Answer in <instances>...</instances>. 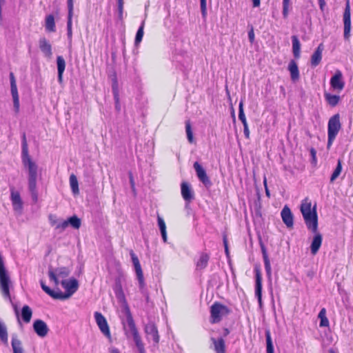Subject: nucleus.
<instances>
[{
    "label": "nucleus",
    "mask_w": 353,
    "mask_h": 353,
    "mask_svg": "<svg viewBox=\"0 0 353 353\" xmlns=\"http://www.w3.org/2000/svg\"><path fill=\"white\" fill-rule=\"evenodd\" d=\"M185 132L187 134L188 140L190 143H192L194 142V137H193V132L192 130V127L190 122L189 121H187L185 122Z\"/></svg>",
    "instance_id": "obj_39"
},
{
    "label": "nucleus",
    "mask_w": 353,
    "mask_h": 353,
    "mask_svg": "<svg viewBox=\"0 0 353 353\" xmlns=\"http://www.w3.org/2000/svg\"><path fill=\"white\" fill-rule=\"evenodd\" d=\"M62 287L65 289V292H57L59 299H66L70 298L79 288L78 281L74 278L70 279L62 280L61 281Z\"/></svg>",
    "instance_id": "obj_6"
},
{
    "label": "nucleus",
    "mask_w": 353,
    "mask_h": 353,
    "mask_svg": "<svg viewBox=\"0 0 353 353\" xmlns=\"http://www.w3.org/2000/svg\"><path fill=\"white\" fill-rule=\"evenodd\" d=\"M320 326L321 327H327L329 326V321L327 317L324 319H321L320 321Z\"/></svg>",
    "instance_id": "obj_50"
},
{
    "label": "nucleus",
    "mask_w": 353,
    "mask_h": 353,
    "mask_svg": "<svg viewBox=\"0 0 353 353\" xmlns=\"http://www.w3.org/2000/svg\"><path fill=\"white\" fill-rule=\"evenodd\" d=\"M292 52L295 58L299 59L301 53V43L296 36L292 37Z\"/></svg>",
    "instance_id": "obj_26"
},
{
    "label": "nucleus",
    "mask_w": 353,
    "mask_h": 353,
    "mask_svg": "<svg viewBox=\"0 0 353 353\" xmlns=\"http://www.w3.org/2000/svg\"><path fill=\"white\" fill-rule=\"evenodd\" d=\"M46 28L49 32L55 31L54 18L51 14L47 16L46 19Z\"/></svg>",
    "instance_id": "obj_35"
},
{
    "label": "nucleus",
    "mask_w": 353,
    "mask_h": 353,
    "mask_svg": "<svg viewBox=\"0 0 353 353\" xmlns=\"http://www.w3.org/2000/svg\"><path fill=\"white\" fill-rule=\"evenodd\" d=\"M143 28H144V21L142 22L141 26L139 27L135 37V45L138 46L140 42L142 41L143 37Z\"/></svg>",
    "instance_id": "obj_40"
},
{
    "label": "nucleus",
    "mask_w": 353,
    "mask_h": 353,
    "mask_svg": "<svg viewBox=\"0 0 353 353\" xmlns=\"http://www.w3.org/2000/svg\"><path fill=\"white\" fill-rule=\"evenodd\" d=\"M130 254L132 258L133 265L134 266L137 277L139 281V288L140 289H143L145 286V281L143 271L139 259L132 250L130 251Z\"/></svg>",
    "instance_id": "obj_9"
},
{
    "label": "nucleus",
    "mask_w": 353,
    "mask_h": 353,
    "mask_svg": "<svg viewBox=\"0 0 353 353\" xmlns=\"http://www.w3.org/2000/svg\"><path fill=\"white\" fill-rule=\"evenodd\" d=\"M263 259L269 258L266 248L262 242L260 243Z\"/></svg>",
    "instance_id": "obj_49"
},
{
    "label": "nucleus",
    "mask_w": 353,
    "mask_h": 353,
    "mask_svg": "<svg viewBox=\"0 0 353 353\" xmlns=\"http://www.w3.org/2000/svg\"><path fill=\"white\" fill-rule=\"evenodd\" d=\"M324 50L323 43H320L311 56V65L312 67L317 66L321 61L322 53Z\"/></svg>",
    "instance_id": "obj_18"
},
{
    "label": "nucleus",
    "mask_w": 353,
    "mask_h": 353,
    "mask_svg": "<svg viewBox=\"0 0 353 353\" xmlns=\"http://www.w3.org/2000/svg\"><path fill=\"white\" fill-rule=\"evenodd\" d=\"M68 13L73 14V0H68Z\"/></svg>",
    "instance_id": "obj_52"
},
{
    "label": "nucleus",
    "mask_w": 353,
    "mask_h": 353,
    "mask_svg": "<svg viewBox=\"0 0 353 353\" xmlns=\"http://www.w3.org/2000/svg\"><path fill=\"white\" fill-rule=\"evenodd\" d=\"M12 347L13 350V353H24L23 349L22 347L21 341L17 338V334H13L12 336Z\"/></svg>",
    "instance_id": "obj_24"
},
{
    "label": "nucleus",
    "mask_w": 353,
    "mask_h": 353,
    "mask_svg": "<svg viewBox=\"0 0 353 353\" xmlns=\"http://www.w3.org/2000/svg\"><path fill=\"white\" fill-rule=\"evenodd\" d=\"M70 270L66 267H59L57 268H49L48 276L50 280L53 281L55 286L59 284V279L65 280V279L69 276Z\"/></svg>",
    "instance_id": "obj_7"
},
{
    "label": "nucleus",
    "mask_w": 353,
    "mask_h": 353,
    "mask_svg": "<svg viewBox=\"0 0 353 353\" xmlns=\"http://www.w3.org/2000/svg\"><path fill=\"white\" fill-rule=\"evenodd\" d=\"M263 183H264V185H265V193H266L267 196H270V192H269V190H268V187H267V181H266V179L265 178L264 179Z\"/></svg>",
    "instance_id": "obj_60"
},
{
    "label": "nucleus",
    "mask_w": 353,
    "mask_h": 353,
    "mask_svg": "<svg viewBox=\"0 0 353 353\" xmlns=\"http://www.w3.org/2000/svg\"><path fill=\"white\" fill-rule=\"evenodd\" d=\"M230 310L225 305L218 302L214 303L210 307V322L217 323L220 322L223 316H227Z\"/></svg>",
    "instance_id": "obj_5"
},
{
    "label": "nucleus",
    "mask_w": 353,
    "mask_h": 353,
    "mask_svg": "<svg viewBox=\"0 0 353 353\" xmlns=\"http://www.w3.org/2000/svg\"><path fill=\"white\" fill-rule=\"evenodd\" d=\"M255 295L258 299V301L260 305H262V276L260 269L259 268H255Z\"/></svg>",
    "instance_id": "obj_13"
},
{
    "label": "nucleus",
    "mask_w": 353,
    "mask_h": 353,
    "mask_svg": "<svg viewBox=\"0 0 353 353\" xmlns=\"http://www.w3.org/2000/svg\"><path fill=\"white\" fill-rule=\"evenodd\" d=\"M11 94L13 100L14 110L16 113L19 111V98L17 90H11Z\"/></svg>",
    "instance_id": "obj_33"
},
{
    "label": "nucleus",
    "mask_w": 353,
    "mask_h": 353,
    "mask_svg": "<svg viewBox=\"0 0 353 353\" xmlns=\"http://www.w3.org/2000/svg\"><path fill=\"white\" fill-rule=\"evenodd\" d=\"M10 84L11 88H17V84L14 79V77L12 73H10Z\"/></svg>",
    "instance_id": "obj_53"
},
{
    "label": "nucleus",
    "mask_w": 353,
    "mask_h": 353,
    "mask_svg": "<svg viewBox=\"0 0 353 353\" xmlns=\"http://www.w3.org/2000/svg\"><path fill=\"white\" fill-rule=\"evenodd\" d=\"M325 313H326V311H325V308H323L321 309V310L320 311V312L319 313V318L320 319H321L322 318L324 319L326 317V315H325Z\"/></svg>",
    "instance_id": "obj_55"
},
{
    "label": "nucleus",
    "mask_w": 353,
    "mask_h": 353,
    "mask_svg": "<svg viewBox=\"0 0 353 353\" xmlns=\"http://www.w3.org/2000/svg\"><path fill=\"white\" fill-rule=\"evenodd\" d=\"M210 256L206 253H201L199 260L196 262V269L203 270L208 265Z\"/></svg>",
    "instance_id": "obj_25"
},
{
    "label": "nucleus",
    "mask_w": 353,
    "mask_h": 353,
    "mask_svg": "<svg viewBox=\"0 0 353 353\" xmlns=\"http://www.w3.org/2000/svg\"><path fill=\"white\" fill-rule=\"evenodd\" d=\"M115 294L116 297L118 299L119 302L122 304L125 314H126V322L128 321V318L130 316H132L130 310V308L128 305L127 301L125 297L124 292L122 290L121 285L120 284L117 285L115 289Z\"/></svg>",
    "instance_id": "obj_11"
},
{
    "label": "nucleus",
    "mask_w": 353,
    "mask_h": 353,
    "mask_svg": "<svg viewBox=\"0 0 353 353\" xmlns=\"http://www.w3.org/2000/svg\"><path fill=\"white\" fill-rule=\"evenodd\" d=\"M181 195L185 201L190 202L194 199V193L190 185L183 182L181 185Z\"/></svg>",
    "instance_id": "obj_19"
},
{
    "label": "nucleus",
    "mask_w": 353,
    "mask_h": 353,
    "mask_svg": "<svg viewBox=\"0 0 353 353\" xmlns=\"http://www.w3.org/2000/svg\"><path fill=\"white\" fill-rule=\"evenodd\" d=\"M130 183L133 192H135V183L132 173L129 174Z\"/></svg>",
    "instance_id": "obj_51"
},
{
    "label": "nucleus",
    "mask_w": 353,
    "mask_h": 353,
    "mask_svg": "<svg viewBox=\"0 0 353 353\" xmlns=\"http://www.w3.org/2000/svg\"><path fill=\"white\" fill-rule=\"evenodd\" d=\"M0 339L1 340V341L3 343L8 344V338L7 329H6V325L4 324L1 323V322H0Z\"/></svg>",
    "instance_id": "obj_37"
},
{
    "label": "nucleus",
    "mask_w": 353,
    "mask_h": 353,
    "mask_svg": "<svg viewBox=\"0 0 353 353\" xmlns=\"http://www.w3.org/2000/svg\"><path fill=\"white\" fill-rule=\"evenodd\" d=\"M143 288H145V287ZM141 290L142 293L145 296L146 301L148 302L149 301L148 294L145 293L144 289H141Z\"/></svg>",
    "instance_id": "obj_63"
},
{
    "label": "nucleus",
    "mask_w": 353,
    "mask_h": 353,
    "mask_svg": "<svg viewBox=\"0 0 353 353\" xmlns=\"http://www.w3.org/2000/svg\"><path fill=\"white\" fill-rule=\"evenodd\" d=\"M68 226L67 220L63 221L61 223H57L56 225L57 229L61 228L62 230H65Z\"/></svg>",
    "instance_id": "obj_48"
},
{
    "label": "nucleus",
    "mask_w": 353,
    "mask_h": 353,
    "mask_svg": "<svg viewBox=\"0 0 353 353\" xmlns=\"http://www.w3.org/2000/svg\"><path fill=\"white\" fill-rule=\"evenodd\" d=\"M341 129L339 114L330 117L327 123V148H330Z\"/></svg>",
    "instance_id": "obj_3"
},
{
    "label": "nucleus",
    "mask_w": 353,
    "mask_h": 353,
    "mask_svg": "<svg viewBox=\"0 0 353 353\" xmlns=\"http://www.w3.org/2000/svg\"><path fill=\"white\" fill-rule=\"evenodd\" d=\"M239 120L240 121L245 120L246 118H245V114H244V111H243V100H241V101L239 103Z\"/></svg>",
    "instance_id": "obj_45"
},
{
    "label": "nucleus",
    "mask_w": 353,
    "mask_h": 353,
    "mask_svg": "<svg viewBox=\"0 0 353 353\" xmlns=\"http://www.w3.org/2000/svg\"><path fill=\"white\" fill-rule=\"evenodd\" d=\"M211 341L214 345V350L216 353H225V344L223 338L215 339L212 337Z\"/></svg>",
    "instance_id": "obj_22"
},
{
    "label": "nucleus",
    "mask_w": 353,
    "mask_h": 353,
    "mask_svg": "<svg viewBox=\"0 0 353 353\" xmlns=\"http://www.w3.org/2000/svg\"><path fill=\"white\" fill-rule=\"evenodd\" d=\"M281 216L282 221L288 228L294 225V217L290 209L285 205L281 210Z\"/></svg>",
    "instance_id": "obj_16"
},
{
    "label": "nucleus",
    "mask_w": 353,
    "mask_h": 353,
    "mask_svg": "<svg viewBox=\"0 0 353 353\" xmlns=\"http://www.w3.org/2000/svg\"><path fill=\"white\" fill-rule=\"evenodd\" d=\"M342 172V161L338 159L337 165L330 177V183H334Z\"/></svg>",
    "instance_id": "obj_29"
},
{
    "label": "nucleus",
    "mask_w": 353,
    "mask_h": 353,
    "mask_svg": "<svg viewBox=\"0 0 353 353\" xmlns=\"http://www.w3.org/2000/svg\"><path fill=\"white\" fill-rule=\"evenodd\" d=\"M248 38L251 43H253L254 41V32L253 30V28L250 30V31L248 32Z\"/></svg>",
    "instance_id": "obj_54"
},
{
    "label": "nucleus",
    "mask_w": 353,
    "mask_h": 353,
    "mask_svg": "<svg viewBox=\"0 0 353 353\" xmlns=\"http://www.w3.org/2000/svg\"><path fill=\"white\" fill-rule=\"evenodd\" d=\"M288 70L290 71V77L292 81H295L299 80V70L297 63L294 60L290 61L289 63Z\"/></svg>",
    "instance_id": "obj_23"
},
{
    "label": "nucleus",
    "mask_w": 353,
    "mask_h": 353,
    "mask_svg": "<svg viewBox=\"0 0 353 353\" xmlns=\"http://www.w3.org/2000/svg\"><path fill=\"white\" fill-rule=\"evenodd\" d=\"M40 283H41V287L42 288V290L46 293L48 294L49 296H50L51 297L54 298V299H57V297H59L58 294H57V292H55L54 291H53L52 290H51L48 286H47L45 283L43 282V281H40Z\"/></svg>",
    "instance_id": "obj_38"
},
{
    "label": "nucleus",
    "mask_w": 353,
    "mask_h": 353,
    "mask_svg": "<svg viewBox=\"0 0 353 353\" xmlns=\"http://www.w3.org/2000/svg\"><path fill=\"white\" fill-rule=\"evenodd\" d=\"M290 0H283V16L286 19L288 16Z\"/></svg>",
    "instance_id": "obj_43"
},
{
    "label": "nucleus",
    "mask_w": 353,
    "mask_h": 353,
    "mask_svg": "<svg viewBox=\"0 0 353 353\" xmlns=\"http://www.w3.org/2000/svg\"><path fill=\"white\" fill-rule=\"evenodd\" d=\"M57 70L59 79H61L65 68V61L61 56H59L57 59Z\"/></svg>",
    "instance_id": "obj_31"
},
{
    "label": "nucleus",
    "mask_w": 353,
    "mask_h": 353,
    "mask_svg": "<svg viewBox=\"0 0 353 353\" xmlns=\"http://www.w3.org/2000/svg\"><path fill=\"white\" fill-rule=\"evenodd\" d=\"M158 225L164 242H167L166 225L164 220L160 216H157Z\"/></svg>",
    "instance_id": "obj_30"
},
{
    "label": "nucleus",
    "mask_w": 353,
    "mask_h": 353,
    "mask_svg": "<svg viewBox=\"0 0 353 353\" xmlns=\"http://www.w3.org/2000/svg\"><path fill=\"white\" fill-rule=\"evenodd\" d=\"M22 163L28 172V190L31 194L32 199L34 203L38 200V192L37 188V180L38 176V165L33 161L28 152V147L26 134L23 135L22 140Z\"/></svg>",
    "instance_id": "obj_2"
},
{
    "label": "nucleus",
    "mask_w": 353,
    "mask_h": 353,
    "mask_svg": "<svg viewBox=\"0 0 353 353\" xmlns=\"http://www.w3.org/2000/svg\"><path fill=\"white\" fill-rule=\"evenodd\" d=\"M265 337H266L267 353H274V346H273L270 330L265 331Z\"/></svg>",
    "instance_id": "obj_34"
},
{
    "label": "nucleus",
    "mask_w": 353,
    "mask_h": 353,
    "mask_svg": "<svg viewBox=\"0 0 353 353\" xmlns=\"http://www.w3.org/2000/svg\"><path fill=\"white\" fill-rule=\"evenodd\" d=\"M33 329L36 334L43 338L46 336L49 332V328L46 322L41 319H37L33 323Z\"/></svg>",
    "instance_id": "obj_12"
},
{
    "label": "nucleus",
    "mask_w": 353,
    "mask_h": 353,
    "mask_svg": "<svg viewBox=\"0 0 353 353\" xmlns=\"http://www.w3.org/2000/svg\"><path fill=\"white\" fill-rule=\"evenodd\" d=\"M70 185L72 189V192L74 194H79V183L76 176L72 174L70 176Z\"/></svg>",
    "instance_id": "obj_32"
},
{
    "label": "nucleus",
    "mask_w": 353,
    "mask_h": 353,
    "mask_svg": "<svg viewBox=\"0 0 353 353\" xmlns=\"http://www.w3.org/2000/svg\"><path fill=\"white\" fill-rule=\"evenodd\" d=\"M67 221L68 225H70L74 229H79L81 226V219L75 215L70 217Z\"/></svg>",
    "instance_id": "obj_36"
},
{
    "label": "nucleus",
    "mask_w": 353,
    "mask_h": 353,
    "mask_svg": "<svg viewBox=\"0 0 353 353\" xmlns=\"http://www.w3.org/2000/svg\"><path fill=\"white\" fill-rule=\"evenodd\" d=\"M110 353H120L119 350L115 347H111L109 349Z\"/></svg>",
    "instance_id": "obj_62"
},
{
    "label": "nucleus",
    "mask_w": 353,
    "mask_h": 353,
    "mask_svg": "<svg viewBox=\"0 0 353 353\" xmlns=\"http://www.w3.org/2000/svg\"><path fill=\"white\" fill-rule=\"evenodd\" d=\"M10 199L14 211L21 212L23 209V201L19 192L14 190V188L10 190Z\"/></svg>",
    "instance_id": "obj_14"
},
{
    "label": "nucleus",
    "mask_w": 353,
    "mask_h": 353,
    "mask_svg": "<svg viewBox=\"0 0 353 353\" xmlns=\"http://www.w3.org/2000/svg\"><path fill=\"white\" fill-rule=\"evenodd\" d=\"M330 84L332 88H343L344 82L343 81L342 72L337 70L330 79Z\"/></svg>",
    "instance_id": "obj_21"
},
{
    "label": "nucleus",
    "mask_w": 353,
    "mask_h": 353,
    "mask_svg": "<svg viewBox=\"0 0 353 353\" xmlns=\"http://www.w3.org/2000/svg\"><path fill=\"white\" fill-rule=\"evenodd\" d=\"M49 220L50 221L51 225H54L57 224V221L55 219V216H53L52 214H50L49 216Z\"/></svg>",
    "instance_id": "obj_58"
},
{
    "label": "nucleus",
    "mask_w": 353,
    "mask_h": 353,
    "mask_svg": "<svg viewBox=\"0 0 353 353\" xmlns=\"http://www.w3.org/2000/svg\"><path fill=\"white\" fill-rule=\"evenodd\" d=\"M343 23H344V38L348 40L350 37L351 31V12L350 0L346 1L345 11L343 13Z\"/></svg>",
    "instance_id": "obj_8"
},
{
    "label": "nucleus",
    "mask_w": 353,
    "mask_h": 353,
    "mask_svg": "<svg viewBox=\"0 0 353 353\" xmlns=\"http://www.w3.org/2000/svg\"><path fill=\"white\" fill-rule=\"evenodd\" d=\"M310 155H311V157L312 159V163L316 164V152L315 149L313 148H311L310 149Z\"/></svg>",
    "instance_id": "obj_47"
},
{
    "label": "nucleus",
    "mask_w": 353,
    "mask_h": 353,
    "mask_svg": "<svg viewBox=\"0 0 353 353\" xmlns=\"http://www.w3.org/2000/svg\"><path fill=\"white\" fill-rule=\"evenodd\" d=\"M145 332L148 336H150L155 343L159 341V336L156 325L153 323H148L145 326Z\"/></svg>",
    "instance_id": "obj_20"
},
{
    "label": "nucleus",
    "mask_w": 353,
    "mask_h": 353,
    "mask_svg": "<svg viewBox=\"0 0 353 353\" xmlns=\"http://www.w3.org/2000/svg\"><path fill=\"white\" fill-rule=\"evenodd\" d=\"M94 318L101 332L108 338H111L110 328L105 318L99 312L94 313Z\"/></svg>",
    "instance_id": "obj_10"
},
{
    "label": "nucleus",
    "mask_w": 353,
    "mask_h": 353,
    "mask_svg": "<svg viewBox=\"0 0 353 353\" xmlns=\"http://www.w3.org/2000/svg\"><path fill=\"white\" fill-rule=\"evenodd\" d=\"M73 14L68 13V23H67V31H68V37L69 39L71 40L72 36V18Z\"/></svg>",
    "instance_id": "obj_42"
},
{
    "label": "nucleus",
    "mask_w": 353,
    "mask_h": 353,
    "mask_svg": "<svg viewBox=\"0 0 353 353\" xmlns=\"http://www.w3.org/2000/svg\"><path fill=\"white\" fill-rule=\"evenodd\" d=\"M127 326H128V330H125V334L127 335V336H128L129 334H130L133 337L134 341L139 350V352L145 353L144 345L141 341V338L139 334L138 330L135 325L132 316H129L128 321L127 322Z\"/></svg>",
    "instance_id": "obj_4"
},
{
    "label": "nucleus",
    "mask_w": 353,
    "mask_h": 353,
    "mask_svg": "<svg viewBox=\"0 0 353 353\" xmlns=\"http://www.w3.org/2000/svg\"><path fill=\"white\" fill-rule=\"evenodd\" d=\"M223 243H224V247L228 246L227 237L225 235L223 236Z\"/></svg>",
    "instance_id": "obj_64"
},
{
    "label": "nucleus",
    "mask_w": 353,
    "mask_h": 353,
    "mask_svg": "<svg viewBox=\"0 0 353 353\" xmlns=\"http://www.w3.org/2000/svg\"><path fill=\"white\" fill-rule=\"evenodd\" d=\"M194 168L196 172V175L199 180L205 185L210 186L211 185V181L209 177L207 176L205 170L203 167L198 163L195 162L194 163Z\"/></svg>",
    "instance_id": "obj_15"
},
{
    "label": "nucleus",
    "mask_w": 353,
    "mask_h": 353,
    "mask_svg": "<svg viewBox=\"0 0 353 353\" xmlns=\"http://www.w3.org/2000/svg\"><path fill=\"white\" fill-rule=\"evenodd\" d=\"M114 98L115 101V110L117 112H119L121 111V105L119 103V94L118 92V90H114Z\"/></svg>",
    "instance_id": "obj_44"
},
{
    "label": "nucleus",
    "mask_w": 353,
    "mask_h": 353,
    "mask_svg": "<svg viewBox=\"0 0 353 353\" xmlns=\"http://www.w3.org/2000/svg\"><path fill=\"white\" fill-rule=\"evenodd\" d=\"M118 10L119 13V18L122 19L123 17V4L118 5Z\"/></svg>",
    "instance_id": "obj_57"
},
{
    "label": "nucleus",
    "mask_w": 353,
    "mask_h": 353,
    "mask_svg": "<svg viewBox=\"0 0 353 353\" xmlns=\"http://www.w3.org/2000/svg\"><path fill=\"white\" fill-rule=\"evenodd\" d=\"M200 2L202 16L203 17H205L207 14L206 0H200Z\"/></svg>",
    "instance_id": "obj_46"
},
{
    "label": "nucleus",
    "mask_w": 353,
    "mask_h": 353,
    "mask_svg": "<svg viewBox=\"0 0 353 353\" xmlns=\"http://www.w3.org/2000/svg\"><path fill=\"white\" fill-rule=\"evenodd\" d=\"M39 46L41 51L46 58L50 59L52 57V46L45 37L41 38L39 39Z\"/></svg>",
    "instance_id": "obj_17"
},
{
    "label": "nucleus",
    "mask_w": 353,
    "mask_h": 353,
    "mask_svg": "<svg viewBox=\"0 0 353 353\" xmlns=\"http://www.w3.org/2000/svg\"><path fill=\"white\" fill-rule=\"evenodd\" d=\"M319 7L321 11H323L324 8L325 6V0H319Z\"/></svg>",
    "instance_id": "obj_59"
},
{
    "label": "nucleus",
    "mask_w": 353,
    "mask_h": 353,
    "mask_svg": "<svg viewBox=\"0 0 353 353\" xmlns=\"http://www.w3.org/2000/svg\"><path fill=\"white\" fill-rule=\"evenodd\" d=\"M32 316V310L28 305H24L21 310V318L26 323H30Z\"/></svg>",
    "instance_id": "obj_27"
},
{
    "label": "nucleus",
    "mask_w": 353,
    "mask_h": 353,
    "mask_svg": "<svg viewBox=\"0 0 353 353\" xmlns=\"http://www.w3.org/2000/svg\"><path fill=\"white\" fill-rule=\"evenodd\" d=\"M324 96L327 102L332 107L336 106L340 100L339 95L332 94L327 92H325Z\"/></svg>",
    "instance_id": "obj_28"
},
{
    "label": "nucleus",
    "mask_w": 353,
    "mask_h": 353,
    "mask_svg": "<svg viewBox=\"0 0 353 353\" xmlns=\"http://www.w3.org/2000/svg\"><path fill=\"white\" fill-rule=\"evenodd\" d=\"M261 0H252L254 7H259L260 6Z\"/></svg>",
    "instance_id": "obj_61"
},
{
    "label": "nucleus",
    "mask_w": 353,
    "mask_h": 353,
    "mask_svg": "<svg viewBox=\"0 0 353 353\" xmlns=\"http://www.w3.org/2000/svg\"><path fill=\"white\" fill-rule=\"evenodd\" d=\"M265 269L266 271L267 276L269 279L272 278V268L270 265V261L269 258L263 259Z\"/></svg>",
    "instance_id": "obj_41"
},
{
    "label": "nucleus",
    "mask_w": 353,
    "mask_h": 353,
    "mask_svg": "<svg viewBox=\"0 0 353 353\" xmlns=\"http://www.w3.org/2000/svg\"><path fill=\"white\" fill-rule=\"evenodd\" d=\"M243 132H244V134H245V137H246V139H249L250 138V131L248 129V126L243 127Z\"/></svg>",
    "instance_id": "obj_56"
},
{
    "label": "nucleus",
    "mask_w": 353,
    "mask_h": 353,
    "mask_svg": "<svg viewBox=\"0 0 353 353\" xmlns=\"http://www.w3.org/2000/svg\"><path fill=\"white\" fill-rule=\"evenodd\" d=\"M301 212L307 229L315 233L310 246L312 254L315 255L318 252L322 243V236L317 232L318 216L316 207L314 205L312 209L311 203L306 199L302 201Z\"/></svg>",
    "instance_id": "obj_1"
}]
</instances>
